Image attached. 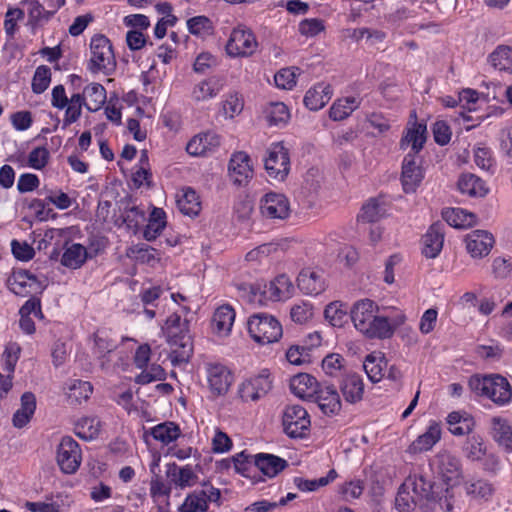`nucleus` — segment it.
Returning a JSON list of instances; mask_svg holds the SVG:
<instances>
[{"label":"nucleus","instance_id":"nucleus-11","mask_svg":"<svg viewBox=\"0 0 512 512\" xmlns=\"http://www.w3.org/2000/svg\"><path fill=\"white\" fill-rule=\"evenodd\" d=\"M258 42L250 29L244 26L234 28L226 44L230 57H249L257 50Z\"/></svg>","mask_w":512,"mask_h":512},{"label":"nucleus","instance_id":"nucleus-40","mask_svg":"<svg viewBox=\"0 0 512 512\" xmlns=\"http://www.w3.org/2000/svg\"><path fill=\"white\" fill-rule=\"evenodd\" d=\"M150 435L162 445H169L181 436V429L176 423L166 421L152 427Z\"/></svg>","mask_w":512,"mask_h":512},{"label":"nucleus","instance_id":"nucleus-25","mask_svg":"<svg viewBox=\"0 0 512 512\" xmlns=\"http://www.w3.org/2000/svg\"><path fill=\"white\" fill-rule=\"evenodd\" d=\"M28 15V25L38 27L47 23L58 11L47 6L43 0H24Z\"/></svg>","mask_w":512,"mask_h":512},{"label":"nucleus","instance_id":"nucleus-38","mask_svg":"<svg viewBox=\"0 0 512 512\" xmlns=\"http://www.w3.org/2000/svg\"><path fill=\"white\" fill-rule=\"evenodd\" d=\"M177 207L188 216H197L201 210V202L196 191L192 188H184L177 195Z\"/></svg>","mask_w":512,"mask_h":512},{"label":"nucleus","instance_id":"nucleus-23","mask_svg":"<svg viewBox=\"0 0 512 512\" xmlns=\"http://www.w3.org/2000/svg\"><path fill=\"white\" fill-rule=\"evenodd\" d=\"M321 387L316 378L307 373L297 374L290 380L291 392L305 400L312 401Z\"/></svg>","mask_w":512,"mask_h":512},{"label":"nucleus","instance_id":"nucleus-20","mask_svg":"<svg viewBox=\"0 0 512 512\" xmlns=\"http://www.w3.org/2000/svg\"><path fill=\"white\" fill-rule=\"evenodd\" d=\"M424 178V171L417 163L416 156L408 153L402 163L401 182L406 193H413L421 184Z\"/></svg>","mask_w":512,"mask_h":512},{"label":"nucleus","instance_id":"nucleus-60","mask_svg":"<svg viewBox=\"0 0 512 512\" xmlns=\"http://www.w3.org/2000/svg\"><path fill=\"white\" fill-rule=\"evenodd\" d=\"M24 11L17 7H9L5 13L4 30L9 38H14L18 30V22L23 20Z\"/></svg>","mask_w":512,"mask_h":512},{"label":"nucleus","instance_id":"nucleus-54","mask_svg":"<svg viewBox=\"0 0 512 512\" xmlns=\"http://www.w3.org/2000/svg\"><path fill=\"white\" fill-rule=\"evenodd\" d=\"M324 316L332 326L342 327L347 320V310L343 303L334 301L326 306Z\"/></svg>","mask_w":512,"mask_h":512},{"label":"nucleus","instance_id":"nucleus-2","mask_svg":"<svg viewBox=\"0 0 512 512\" xmlns=\"http://www.w3.org/2000/svg\"><path fill=\"white\" fill-rule=\"evenodd\" d=\"M378 305L370 299L355 302L350 310L351 320L357 331L369 339H387L394 334L388 317L378 314Z\"/></svg>","mask_w":512,"mask_h":512},{"label":"nucleus","instance_id":"nucleus-14","mask_svg":"<svg viewBox=\"0 0 512 512\" xmlns=\"http://www.w3.org/2000/svg\"><path fill=\"white\" fill-rule=\"evenodd\" d=\"M225 81L218 75H212L195 82L189 91L194 103H205L215 99L224 89Z\"/></svg>","mask_w":512,"mask_h":512},{"label":"nucleus","instance_id":"nucleus-6","mask_svg":"<svg viewBox=\"0 0 512 512\" xmlns=\"http://www.w3.org/2000/svg\"><path fill=\"white\" fill-rule=\"evenodd\" d=\"M247 329L251 338L259 344L277 342L282 337V326L272 315L257 313L249 317Z\"/></svg>","mask_w":512,"mask_h":512},{"label":"nucleus","instance_id":"nucleus-46","mask_svg":"<svg viewBox=\"0 0 512 512\" xmlns=\"http://www.w3.org/2000/svg\"><path fill=\"white\" fill-rule=\"evenodd\" d=\"M447 424L449 431L455 436H463L469 434L474 427V421L472 417L456 411L448 414Z\"/></svg>","mask_w":512,"mask_h":512},{"label":"nucleus","instance_id":"nucleus-55","mask_svg":"<svg viewBox=\"0 0 512 512\" xmlns=\"http://www.w3.org/2000/svg\"><path fill=\"white\" fill-rule=\"evenodd\" d=\"M300 74L298 67H287L280 69L274 76V82L277 88L291 90L296 86L297 76Z\"/></svg>","mask_w":512,"mask_h":512},{"label":"nucleus","instance_id":"nucleus-10","mask_svg":"<svg viewBox=\"0 0 512 512\" xmlns=\"http://www.w3.org/2000/svg\"><path fill=\"white\" fill-rule=\"evenodd\" d=\"M264 166L268 176L284 181L290 171V157L287 148L281 142L272 143L267 149Z\"/></svg>","mask_w":512,"mask_h":512},{"label":"nucleus","instance_id":"nucleus-35","mask_svg":"<svg viewBox=\"0 0 512 512\" xmlns=\"http://www.w3.org/2000/svg\"><path fill=\"white\" fill-rule=\"evenodd\" d=\"M426 141V125L422 123H414L412 127L407 129L406 134L401 139V148L411 147L412 153L416 154L423 148Z\"/></svg>","mask_w":512,"mask_h":512},{"label":"nucleus","instance_id":"nucleus-3","mask_svg":"<svg viewBox=\"0 0 512 512\" xmlns=\"http://www.w3.org/2000/svg\"><path fill=\"white\" fill-rule=\"evenodd\" d=\"M238 296L253 305H266L268 302L285 301L292 297L294 285L289 276L280 274L270 282L255 284L242 283L237 286Z\"/></svg>","mask_w":512,"mask_h":512},{"label":"nucleus","instance_id":"nucleus-12","mask_svg":"<svg viewBox=\"0 0 512 512\" xmlns=\"http://www.w3.org/2000/svg\"><path fill=\"white\" fill-rule=\"evenodd\" d=\"M220 490L210 484H204L201 488L193 490L184 499L179 507L180 512H206L209 503H217L220 500Z\"/></svg>","mask_w":512,"mask_h":512},{"label":"nucleus","instance_id":"nucleus-16","mask_svg":"<svg viewBox=\"0 0 512 512\" xmlns=\"http://www.w3.org/2000/svg\"><path fill=\"white\" fill-rule=\"evenodd\" d=\"M206 377L211 392L216 396L227 393L232 382L230 370L218 362H210L205 365Z\"/></svg>","mask_w":512,"mask_h":512},{"label":"nucleus","instance_id":"nucleus-42","mask_svg":"<svg viewBox=\"0 0 512 512\" xmlns=\"http://www.w3.org/2000/svg\"><path fill=\"white\" fill-rule=\"evenodd\" d=\"M442 215L450 226L458 229L468 228L476 223V216L462 208H447Z\"/></svg>","mask_w":512,"mask_h":512},{"label":"nucleus","instance_id":"nucleus-45","mask_svg":"<svg viewBox=\"0 0 512 512\" xmlns=\"http://www.w3.org/2000/svg\"><path fill=\"white\" fill-rule=\"evenodd\" d=\"M65 390L71 403H81L89 399L93 392V386L88 381L71 379L66 383Z\"/></svg>","mask_w":512,"mask_h":512},{"label":"nucleus","instance_id":"nucleus-49","mask_svg":"<svg viewBox=\"0 0 512 512\" xmlns=\"http://www.w3.org/2000/svg\"><path fill=\"white\" fill-rule=\"evenodd\" d=\"M337 477V472L332 469L330 470L326 476L320 477L318 479H306L303 477H294L293 483L296 488L302 492H314L320 489L321 487L327 486L329 483L333 482Z\"/></svg>","mask_w":512,"mask_h":512},{"label":"nucleus","instance_id":"nucleus-37","mask_svg":"<svg viewBox=\"0 0 512 512\" xmlns=\"http://www.w3.org/2000/svg\"><path fill=\"white\" fill-rule=\"evenodd\" d=\"M360 103V98L355 96L337 99L329 109V117L333 121L344 120L360 106Z\"/></svg>","mask_w":512,"mask_h":512},{"label":"nucleus","instance_id":"nucleus-41","mask_svg":"<svg viewBox=\"0 0 512 512\" xmlns=\"http://www.w3.org/2000/svg\"><path fill=\"white\" fill-rule=\"evenodd\" d=\"M387 366L385 356L382 352H372L366 356L363 368L368 378L376 383L379 382L384 376V369Z\"/></svg>","mask_w":512,"mask_h":512},{"label":"nucleus","instance_id":"nucleus-17","mask_svg":"<svg viewBox=\"0 0 512 512\" xmlns=\"http://www.w3.org/2000/svg\"><path fill=\"white\" fill-rule=\"evenodd\" d=\"M300 291L309 296H317L327 288L324 271L315 268L302 269L297 277Z\"/></svg>","mask_w":512,"mask_h":512},{"label":"nucleus","instance_id":"nucleus-8","mask_svg":"<svg viewBox=\"0 0 512 512\" xmlns=\"http://www.w3.org/2000/svg\"><path fill=\"white\" fill-rule=\"evenodd\" d=\"M273 387V377L268 369L244 379L238 386V395L243 402H257L264 398Z\"/></svg>","mask_w":512,"mask_h":512},{"label":"nucleus","instance_id":"nucleus-62","mask_svg":"<svg viewBox=\"0 0 512 512\" xmlns=\"http://www.w3.org/2000/svg\"><path fill=\"white\" fill-rule=\"evenodd\" d=\"M51 82V70L48 66L41 65L36 68L32 79V90L36 94L43 93Z\"/></svg>","mask_w":512,"mask_h":512},{"label":"nucleus","instance_id":"nucleus-34","mask_svg":"<svg viewBox=\"0 0 512 512\" xmlns=\"http://www.w3.org/2000/svg\"><path fill=\"white\" fill-rule=\"evenodd\" d=\"M36 409V398L33 393L25 392L21 396V407L14 413L12 422L16 428L25 427L31 420Z\"/></svg>","mask_w":512,"mask_h":512},{"label":"nucleus","instance_id":"nucleus-5","mask_svg":"<svg viewBox=\"0 0 512 512\" xmlns=\"http://www.w3.org/2000/svg\"><path fill=\"white\" fill-rule=\"evenodd\" d=\"M470 390L477 396L487 398L498 406H505L512 399V387L502 375H473L468 382Z\"/></svg>","mask_w":512,"mask_h":512},{"label":"nucleus","instance_id":"nucleus-59","mask_svg":"<svg viewBox=\"0 0 512 512\" xmlns=\"http://www.w3.org/2000/svg\"><path fill=\"white\" fill-rule=\"evenodd\" d=\"M187 28L191 34L204 37L212 33L213 24L206 16H195L187 21Z\"/></svg>","mask_w":512,"mask_h":512},{"label":"nucleus","instance_id":"nucleus-22","mask_svg":"<svg viewBox=\"0 0 512 512\" xmlns=\"http://www.w3.org/2000/svg\"><path fill=\"white\" fill-rule=\"evenodd\" d=\"M228 171L234 184L239 186L246 184L253 175L249 155L242 151L234 153L230 159Z\"/></svg>","mask_w":512,"mask_h":512},{"label":"nucleus","instance_id":"nucleus-31","mask_svg":"<svg viewBox=\"0 0 512 512\" xmlns=\"http://www.w3.org/2000/svg\"><path fill=\"white\" fill-rule=\"evenodd\" d=\"M491 434L494 441L506 452H512V426L501 417H494L491 421Z\"/></svg>","mask_w":512,"mask_h":512},{"label":"nucleus","instance_id":"nucleus-24","mask_svg":"<svg viewBox=\"0 0 512 512\" xmlns=\"http://www.w3.org/2000/svg\"><path fill=\"white\" fill-rule=\"evenodd\" d=\"M235 310L229 304H223L216 308L212 317V330L219 337L228 336L235 321Z\"/></svg>","mask_w":512,"mask_h":512},{"label":"nucleus","instance_id":"nucleus-26","mask_svg":"<svg viewBox=\"0 0 512 512\" xmlns=\"http://www.w3.org/2000/svg\"><path fill=\"white\" fill-rule=\"evenodd\" d=\"M333 89L330 84L320 82L308 89L304 96V104L311 111L322 109L331 99Z\"/></svg>","mask_w":512,"mask_h":512},{"label":"nucleus","instance_id":"nucleus-9","mask_svg":"<svg viewBox=\"0 0 512 512\" xmlns=\"http://www.w3.org/2000/svg\"><path fill=\"white\" fill-rule=\"evenodd\" d=\"M282 425L288 437L304 438L309 433L311 420L303 406L287 405L282 413Z\"/></svg>","mask_w":512,"mask_h":512},{"label":"nucleus","instance_id":"nucleus-29","mask_svg":"<svg viewBox=\"0 0 512 512\" xmlns=\"http://www.w3.org/2000/svg\"><path fill=\"white\" fill-rule=\"evenodd\" d=\"M254 465L264 476L273 478L288 466V462L273 454L258 453L254 455Z\"/></svg>","mask_w":512,"mask_h":512},{"label":"nucleus","instance_id":"nucleus-27","mask_svg":"<svg viewBox=\"0 0 512 512\" xmlns=\"http://www.w3.org/2000/svg\"><path fill=\"white\" fill-rule=\"evenodd\" d=\"M312 401H315L322 413L328 416L336 415L341 410L340 396L332 386H322Z\"/></svg>","mask_w":512,"mask_h":512},{"label":"nucleus","instance_id":"nucleus-21","mask_svg":"<svg viewBox=\"0 0 512 512\" xmlns=\"http://www.w3.org/2000/svg\"><path fill=\"white\" fill-rule=\"evenodd\" d=\"M442 428L439 422L429 421L424 433L420 434L407 448L409 454L415 455L431 450L440 440Z\"/></svg>","mask_w":512,"mask_h":512},{"label":"nucleus","instance_id":"nucleus-52","mask_svg":"<svg viewBox=\"0 0 512 512\" xmlns=\"http://www.w3.org/2000/svg\"><path fill=\"white\" fill-rule=\"evenodd\" d=\"M244 108V101L241 95L236 92L228 93L221 101L220 113L225 119H233L238 116Z\"/></svg>","mask_w":512,"mask_h":512},{"label":"nucleus","instance_id":"nucleus-43","mask_svg":"<svg viewBox=\"0 0 512 512\" xmlns=\"http://www.w3.org/2000/svg\"><path fill=\"white\" fill-rule=\"evenodd\" d=\"M489 63L498 71L512 74V47L497 46L488 57Z\"/></svg>","mask_w":512,"mask_h":512},{"label":"nucleus","instance_id":"nucleus-57","mask_svg":"<svg viewBox=\"0 0 512 512\" xmlns=\"http://www.w3.org/2000/svg\"><path fill=\"white\" fill-rule=\"evenodd\" d=\"M290 118L288 107L282 102H274L267 108V119L270 125L286 124Z\"/></svg>","mask_w":512,"mask_h":512},{"label":"nucleus","instance_id":"nucleus-44","mask_svg":"<svg viewBox=\"0 0 512 512\" xmlns=\"http://www.w3.org/2000/svg\"><path fill=\"white\" fill-rule=\"evenodd\" d=\"M166 227V213L162 208L154 207L150 213L143 237L147 241L155 240Z\"/></svg>","mask_w":512,"mask_h":512},{"label":"nucleus","instance_id":"nucleus-63","mask_svg":"<svg viewBox=\"0 0 512 512\" xmlns=\"http://www.w3.org/2000/svg\"><path fill=\"white\" fill-rule=\"evenodd\" d=\"M130 253L141 263L153 265L159 261V253L155 248L142 244L130 249Z\"/></svg>","mask_w":512,"mask_h":512},{"label":"nucleus","instance_id":"nucleus-36","mask_svg":"<svg viewBox=\"0 0 512 512\" xmlns=\"http://www.w3.org/2000/svg\"><path fill=\"white\" fill-rule=\"evenodd\" d=\"M116 344L99 335L95 337L94 355L100 362L102 369L108 370L112 366V362L116 357Z\"/></svg>","mask_w":512,"mask_h":512},{"label":"nucleus","instance_id":"nucleus-53","mask_svg":"<svg viewBox=\"0 0 512 512\" xmlns=\"http://www.w3.org/2000/svg\"><path fill=\"white\" fill-rule=\"evenodd\" d=\"M462 451L464 456L470 461H480L487 451L482 437L472 435L465 441Z\"/></svg>","mask_w":512,"mask_h":512},{"label":"nucleus","instance_id":"nucleus-58","mask_svg":"<svg viewBox=\"0 0 512 512\" xmlns=\"http://www.w3.org/2000/svg\"><path fill=\"white\" fill-rule=\"evenodd\" d=\"M474 162L482 170L491 171L495 170V159L490 148L478 145L474 148Z\"/></svg>","mask_w":512,"mask_h":512},{"label":"nucleus","instance_id":"nucleus-50","mask_svg":"<svg viewBox=\"0 0 512 512\" xmlns=\"http://www.w3.org/2000/svg\"><path fill=\"white\" fill-rule=\"evenodd\" d=\"M101 431V422L97 417H83L75 424V433L86 441L98 437Z\"/></svg>","mask_w":512,"mask_h":512},{"label":"nucleus","instance_id":"nucleus-32","mask_svg":"<svg viewBox=\"0 0 512 512\" xmlns=\"http://www.w3.org/2000/svg\"><path fill=\"white\" fill-rule=\"evenodd\" d=\"M87 258L88 252L85 246L79 243H66L61 264L69 269H78L86 262Z\"/></svg>","mask_w":512,"mask_h":512},{"label":"nucleus","instance_id":"nucleus-51","mask_svg":"<svg viewBox=\"0 0 512 512\" xmlns=\"http://www.w3.org/2000/svg\"><path fill=\"white\" fill-rule=\"evenodd\" d=\"M45 201L55 205L60 210L68 209L72 205V200L68 196V194L58 191V192H50L49 195L42 199H34L31 203V207L37 210L38 214H41L45 208Z\"/></svg>","mask_w":512,"mask_h":512},{"label":"nucleus","instance_id":"nucleus-33","mask_svg":"<svg viewBox=\"0 0 512 512\" xmlns=\"http://www.w3.org/2000/svg\"><path fill=\"white\" fill-rule=\"evenodd\" d=\"M457 185L462 194L471 197H484L488 193L486 183L474 174H462L459 177Z\"/></svg>","mask_w":512,"mask_h":512},{"label":"nucleus","instance_id":"nucleus-30","mask_svg":"<svg viewBox=\"0 0 512 512\" xmlns=\"http://www.w3.org/2000/svg\"><path fill=\"white\" fill-rule=\"evenodd\" d=\"M465 494L473 500L488 501L493 493V485L482 478L472 477L463 482Z\"/></svg>","mask_w":512,"mask_h":512},{"label":"nucleus","instance_id":"nucleus-15","mask_svg":"<svg viewBox=\"0 0 512 512\" xmlns=\"http://www.w3.org/2000/svg\"><path fill=\"white\" fill-rule=\"evenodd\" d=\"M260 213L266 219L284 220L290 214L289 200L282 193H266L260 200Z\"/></svg>","mask_w":512,"mask_h":512},{"label":"nucleus","instance_id":"nucleus-19","mask_svg":"<svg viewBox=\"0 0 512 512\" xmlns=\"http://www.w3.org/2000/svg\"><path fill=\"white\" fill-rule=\"evenodd\" d=\"M467 252L473 258L486 257L492 250L495 239L493 235L485 230H473L465 236Z\"/></svg>","mask_w":512,"mask_h":512},{"label":"nucleus","instance_id":"nucleus-39","mask_svg":"<svg viewBox=\"0 0 512 512\" xmlns=\"http://www.w3.org/2000/svg\"><path fill=\"white\" fill-rule=\"evenodd\" d=\"M341 391L347 402L356 403L360 401L364 393L362 377L358 374L347 375L342 382Z\"/></svg>","mask_w":512,"mask_h":512},{"label":"nucleus","instance_id":"nucleus-56","mask_svg":"<svg viewBox=\"0 0 512 512\" xmlns=\"http://www.w3.org/2000/svg\"><path fill=\"white\" fill-rule=\"evenodd\" d=\"M21 348L16 342H9L6 344L2 354L3 370L13 376L15 366L19 360Z\"/></svg>","mask_w":512,"mask_h":512},{"label":"nucleus","instance_id":"nucleus-18","mask_svg":"<svg viewBox=\"0 0 512 512\" xmlns=\"http://www.w3.org/2000/svg\"><path fill=\"white\" fill-rule=\"evenodd\" d=\"M221 145V136L213 131L194 135L186 145V151L193 157L206 156L215 152Z\"/></svg>","mask_w":512,"mask_h":512},{"label":"nucleus","instance_id":"nucleus-61","mask_svg":"<svg viewBox=\"0 0 512 512\" xmlns=\"http://www.w3.org/2000/svg\"><path fill=\"white\" fill-rule=\"evenodd\" d=\"M50 159V152L45 146H38L33 148L27 157V166L35 169L42 170L46 167Z\"/></svg>","mask_w":512,"mask_h":512},{"label":"nucleus","instance_id":"nucleus-48","mask_svg":"<svg viewBox=\"0 0 512 512\" xmlns=\"http://www.w3.org/2000/svg\"><path fill=\"white\" fill-rule=\"evenodd\" d=\"M163 331L169 342L178 344V341L184 338V333L187 331V323L185 320H182L180 315L173 313L166 319Z\"/></svg>","mask_w":512,"mask_h":512},{"label":"nucleus","instance_id":"nucleus-64","mask_svg":"<svg viewBox=\"0 0 512 512\" xmlns=\"http://www.w3.org/2000/svg\"><path fill=\"white\" fill-rule=\"evenodd\" d=\"M232 461L235 471L244 477H249L251 470L255 467L254 455L247 454L245 451L235 454Z\"/></svg>","mask_w":512,"mask_h":512},{"label":"nucleus","instance_id":"nucleus-28","mask_svg":"<svg viewBox=\"0 0 512 512\" xmlns=\"http://www.w3.org/2000/svg\"><path fill=\"white\" fill-rule=\"evenodd\" d=\"M422 242V253L424 256L427 258L437 257L440 254L444 243L443 226L439 223L431 225L424 234Z\"/></svg>","mask_w":512,"mask_h":512},{"label":"nucleus","instance_id":"nucleus-7","mask_svg":"<svg viewBox=\"0 0 512 512\" xmlns=\"http://www.w3.org/2000/svg\"><path fill=\"white\" fill-rule=\"evenodd\" d=\"M90 53L88 69L92 73L102 72L110 75L115 70V56L110 40L106 36L97 34L91 38Z\"/></svg>","mask_w":512,"mask_h":512},{"label":"nucleus","instance_id":"nucleus-4","mask_svg":"<svg viewBox=\"0 0 512 512\" xmlns=\"http://www.w3.org/2000/svg\"><path fill=\"white\" fill-rule=\"evenodd\" d=\"M431 466L435 474L442 480V483L431 482L433 488L443 491L444 497L449 494L451 511L454 508V487L460 484L463 479V468L459 457L449 451H441L435 455Z\"/></svg>","mask_w":512,"mask_h":512},{"label":"nucleus","instance_id":"nucleus-47","mask_svg":"<svg viewBox=\"0 0 512 512\" xmlns=\"http://www.w3.org/2000/svg\"><path fill=\"white\" fill-rule=\"evenodd\" d=\"M86 109L96 112L102 108L107 99L106 89L99 83H89L84 87Z\"/></svg>","mask_w":512,"mask_h":512},{"label":"nucleus","instance_id":"nucleus-1","mask_svg":"<svg viewBox=\"0 0 512 512\" xmlns=\"http://www.w3.org/2000/svg\"><path fill=\"white\" fill-rule=\"evenodd\" d=\"M441 490L431 484L422 473L414 471L400 486L395 498V508L398 512H412L416 507L421 512H451L449 495L442 496Z\"/></svg>","mask_w":512,"mask_h":512},{"label":"nucleus","instance_id":"nucleus-13","mask_svg":"<svg viewBox=\"0 0 512 512\" xmlns=\"http://www.w3.org/2000/svg\"><path fill=\"white\" fill-rule=\"evenodd\" d=\"M56 460L63 473H75L82 461V452L77 441L71 436H64L57 447Z\"/></svg>","mask_w":512,"mask_h":512}]
</instances>
